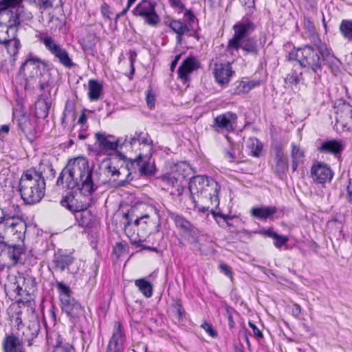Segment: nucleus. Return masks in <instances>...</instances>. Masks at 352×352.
<instances>
[{"label": "nucleus", "instance_id": "nucleus-1", "mask_svg": "<svg viewBox=\"0 0 352 352\" xmlns=\"http://www.w3.org/2000/svg\"><path fill=\"white\" fill-rule=\"evenodd\" d=\"M56 185L63 188H77L84 198L91 197L98 188L94 181L93 168L89 167L88 160L82 156L68 161L57 179Z\"/></svg>", "mask_w": 352, "mask_h": 352}, {"label": "nucleus", "instance_id": "nucleus-2", "mask_svg": "<svg viewBox=\"0 0 352 352\" xmlns=\"http://www.w3.org/2000/svg\"><path fill=\"white\" fill-rule=\"evenodd\" d=\"M327 51L328 55L332 56V58L326 59L314 44L305 45L298 48L294 47L289 53L288 59L297 60L302 67L311 70L316 74L321 72L323 64L327 65L333 72H336L338 69V61L328 47Z\"/></svg>", "mask_w": 352, "mask_h": 352}, {"label": "nucleus", "instance_id": "nucleus-3", "mask_svg": "<svg viewBox=\"0 0 352 352\" xmlns=\"http://www.w3.org/2000/svg\"><path fill=\"white\" fill-rule=\"evenodd\" d=\"M23 0H1L0 16L8 18L7 23H0V45L14 38L17 35L18 28L21 22L32 18L22 4Z\"/></svg>", "mask_w": 352, "mask_h": 352}, {"label": "nucleus", "instance_id": "nucleus-4", "mask_svg": "<svg viewBox=\"0 0 352 352\" xmlns=\"http://www.w3.org/2000/svg\"><path fill=\"white\" fill-rule=\"evenodd\" d=\"M234 34L229 39L226 51L233 54V51L241 50L244 55L257 56L260 47L255 37H248V34L255 29L254 23L248 18H243L233 25Z\"/></svg>", "mask_w": 352, "mask_h": 352}, {"label": "nucleus", "instance_id": "nucleus-5", "mask_svg": "<svg viewBox=\"0 0 352 352\" xmlns=\"http://www.w3.org/2000/svg\"><path fill=\"white\" fill-rule=\"evenodd\" d=\"M19 190L21 199L25 204H37L45 195V178L25 171L19 180Z\"/></svg>", "mask_w": 352, "mask_h": 352}, {"label": "nucleus", "instance_id": "nucleus-6", "mask_svg": "<svg viewBox=\"0 0 352 352\" xmlns=\"http://www.w3.org/2000/svg\"><path fill=\"white\" fill-rule=\"evenodd\" d=\"M156 6L154 0H142L132 10V14L143 20L146 25L155 28L160 22V17L155 9Z\"/></svg>", "mask_w": 352, "mask_h": 352}, {"label": "nucleus", "instance_id": "nucleus-7", "mask_svg": "<svg viewBox=\"0 0 352 352\" xmlns=\"http://www.w3.org/2000/svg\"><path fill=\"white\" fill-rule=\"evenodd\" d=\"M39 41L45 45L50 53L56 58L60 64L66 68H72L76 64L73 63L68 52L51 36H41Z\"/></svg>", "mask_w": 352, "mask_h": 352}, {"label": "nucleus", "instance_id": "nucleus-8", "mask_svg": "<svg viewBox=\"0 0 352 352\" xmlns=\"http://www.w3.org/2000/svg\"><path fill=\"white\" fill-rule=\"evenodd\" d=\"M95 138L96 145L104 154L109 155L117 151L118 148H124L122 145V138H116L105 132H98L95 133Z\"/></svg>", "mask_w": 352, "mask_h": 352}, {"label": "nucleus", "instance_id": "nucleus-9", "mask_svg": "<svg viewBox=\"0 0 352 352\" xmlns=\"http://www.w3.org/2000/svg\"><path fill=\"white\" fill-rule=\"evenodd\" d=\"M25 70L30 72V78L42 76L45 72H48L49 64L38 57L30 55L19 69L20 73H24L25 75Z\"/></svg>", "mask_w": 352, "mask_h": 352}, {"label": "nucleus", "instance_id": "nucleus-10", "mask_svg": "<svg viewBox=\"0 0 352 352\" xmlns=\"http://www.w3.org/2000/svg\"><path fill=\"white\" fill-rule=\"evenodd\" d=\"M237 120L236 113L227 111L217 116L211 124V128L217 133H230L234 131V124Z\"/></svg>", "mask_w": 352, "mask_h": 352}, {"label": "nucleus", "instance_id": "nucleus-11", "mask_svg": "<svg viewBox=\"0 0 352 352\" xmlns=\"http://www.w3.org/2000/svg\"><path fill=\"white\" fill-rule=\"evenodd\" d=\"M60 302L63 311L67 314L73 324L78 323L85 317L83 307L74 298H64Z\"/></svg>", "mask_w": 352, "mask_h": 352}, {"label": "nucleus", "instance_id": "nucleus-12", "mask_svg": "<svg viewBox=\"0 0 352 352\" xmlns=\"http://www.w3.org/2000/svg\"><path fill=\"white\" fill-rule=\"evenodd\" d=\"M221 186L214 179L210 177L207 182L199 199L200 202H204V200H208L212 206L218 208L219 205V194Z\"/></svg>", "mask_w": 352, "mask_h": 352}, {"label": "nucleus", "instance_id": "nucleus-13", "mask_svg": "<svg viewBox=\"0 0 352 352\" xmlns=\"http://www.w3.org/2000/svg\"><path fill=\"white\" fill-rule=\"evenodd\" d=\"M304 28L309 32V38L315 47H318L321 53L323 54L326 59L332 58V56L328 55L327 46L322 42L319 35L316 33V28L311 18L307 16H304L303 18Z\"/></svg>", "mask_w": 352, "mask_h": 352}, {"label": "nucleus", "instance_id": "nucleus-14", "mask_svg": "<svg viewBox=\"0 0 352 352\" xmlns=\"http://www.w3.org/2000/svg\"><path fill=\"white\" fill-rule=\"evenodd\" d=\"M41 329L40 322L38 320H30L28 326L22 325L19 331L14 333V336H19L22 342H28V346L32 344V340L37 337Z\"/></svg>", "mask_w": 352, "mask_h": 352}, {"label": "nucleus", "instance_id": "nucleus-15", "mask_svg": "<svg viewBox=\"0 0 352 352\" xmlns=\"http://www.w3.org/2000/svg\"><path fill=\"white\" fill-rule=\"evenodd\" d=\"M333 176V173L331 168L323 162H318L311 166V177L315 183L330 182Z\"/></svg>", "mask_w": 352, "mask_h": 352}, {"label": "nucleus", "instance_id": "nucleus-16", "mask_svg": "<svg viewBox=\"0 0 352 352\" xmlns=\"http://www.w3.org/2000/svg\"><path fill=\"white\" fill-rule=\"evenodd\" d=\"M122 145L124 147H129L133 150L137 145L148 146L152 148L153 140L147 132L136 131L134 134L130 136L126 135L124 138H122Z\"/></svg>", "mask_w": 352, "mask_h": 352}, {"label": "nucleus", "instance_id": "nucleus-17", "mask_svg": "<svg viewBox=\"0 0 352 352\" xmlns=\"http://www.w3.org/2000/svg\"><path fill=\"white\" fill-rule=\"evenodd\" d=\"M272 151L274 155V173L280 177L288 169L287 159L284 153L283 146L280 143L273 145Z\"/></svg>", "mask_w": 352, "mask_h": 352}, {"label": "nucleus", "instance_id": "nucleus-18", "mask_svg": "<svg viewBox=\"0 0 352 352\" xmlns=\"http://www.w3.org/2000/svg\"><path fill=\"white\" fill-rule=\"evenodd\" d=\"M166 24L171 29V30L177 34L176 40L177 43L180 44L182 43V36L187 35L190 37H194L199 40V36L197 31H190L189 28L181 20H171L168 23L166 22Z\"/></svg>", "mask_w": 352, "mask_h": 352}, {"label": "nucleus", "instance_id": "nucleus-19", "mask_svg": "<svg viewBox=\"0 0 352 352\" xmlns=\"http://www.w3.org/2000/svg\"><path fill=\"white\" fill-rule=\"evenodd\" d=\"M118 156L121 160L126 161L124 166L126 172V178L120 180L118 183L119 186H124L126 184L133 179L131 175L133 173H136L137 171H138V167L140 166V164L138 165L137 164L138 162L139 164L141 163L142 154L140 153L135 159L133 160L127 158L124 154L121 153H119Z\"/></svg>", "mask_w": 352, "mask_h": 352}, {"label": "nucleus", "instance_id": "nucleus-20", "mask_svg": "<svg viewBox=\"0 0 352 352\" xmlns=\"http://www.w3.org/2000/svg\"><path fill=\"white\" fill-rule=\"evenodd\" d=\"M233 74L234 71L232 69L230 63H214V76L216 81L221 86L228 85Z\"/></svg>", "mask_w": 352, "mask_h": 352}, {"label": "nucleus", "instance_id": "nucleus-21", "mask_svg": "<svg viewBox=\"0 0 352 352\" xmlns=\"http://www.w3.org/2000/svg\"><path fill=\"white\" fill-rule=\"evenodd\" d=\"M5 226L7 231L16 236L17 239L23 240L25 238L26 223L21 218L12 216L6 221Z\"/></svg>", "mask_w": 352, "mask_h": 352}, {"label": "nucleus", "instance_id": "nucleus-22", "mask_svg": "<svg viewBox=\"0 0 352 352\" xmlns=\"http://www.w3.org/2000/svg\"><path fill=\"white\" fill-rule=\"evenodd\" d=\"M209 178L210 177L208 176L201 175L191 177L188 184V188L190 193V198L192 202H195V195H197L199 199Z\"/></svg>", "mask_w": 352, "mask_h": 352}, {"label": "nucleus", "instance_id": "nucleus-23", "mask_svg": "<svg viewBox=\"0 0 352 352\" xmlns=\"http://www.w3.org/2000/svg\"><path fill=\"white\" fill-rule=\"evenodd\" d=\"M3 352H25L23 342L19 336H14V333L6 335L2 342Z\"/></svg>", "mask_w": 352, "mask_h": 352}, {"label": "nucleus", "instance_id": "nucleus-24", "mask_svg": "<svg viewBox=\"0 0 352 352\" xmlns=\"http://www.w3.org/2000/svg\"><path fill=\"white\" fill-rule=\"evenodd\" d=\"M199 67V63L194 56L186 58L177 70L178 77L184 82L190 80L189 74Z\"/></svg>", "mask_w": 352, "mask_h": 352}, {"label": "nucleus", "instance_id": "nucleus-25", "mask_svg": "<svg viewBox=\"0 0 352 352\" xmlns=\"http://www.w3.org/2000/svg\"><path fill=\"white\" fill-rule=\"evenodd\" d=\"M88 199V201H87L79 200L73 196H66L63 198L60 201V204L63 207L66 208L72 213L75 214L85 209H88L90 206V199L89 198Z\"/></svg>", "mask_w": 352, "mask_h": 352}, {"label": "nucleus", "instance_id": "nucleus-26", "mask_svg": "<svg viewBox=\"0 0 352 352\" xmlns=\"http://www.w3.org/2000/svg\"><path fill=\"white\" fill-rule=\"evenodd\" d=\"M74 261V257L71 254L58 251L54 254L52 259L53 267L55 270L63 272L65 270H69V266Z\"/></svg>", "mask_w": 352, "mask_h": 352}, {"label": "nucleus", "instance_id": "nucleus-27", "mask_svg": "<svg viewBox=\"0 0 352 352\" xmlns=\"http://www.w3.org/2000/svg\"><path fill=\"white\" fill-rule=\"evenodd\" d=\"M23 248L20 245L10 244L9 243H0V256L3 254L14 262H18L23 254Z\"/></svg>", "mask_w": 352, "mask_h": 352}, {"label": "nucleus", "instance_id": "nucleus-28", "mask_svg": "<svg viewBox=\"0 0 352 352\" xmlns=\"http://www.w3.org/2000/svg\"><path fill=\"white\" fill-rule=\"evenodd\" d=\"M125 341V335L123 332L122 324L116 321L114 322L111 337L109 343L124 350V343Z\"/></svg>", "mask_w": 352, "mask_h": 352}, {"label": "nucleus", "instance_id": "nucleus-29", "mask_svg": "<svg viewBox=\"0 0 352 352\" xmlns=\"http://www.w3.org/2000/svg\"><path fill=\"white\" fill-rule=\"evenodd\" d=\"M343 148L341 141L331 140L324 141L319 147L318 150L320 153H331L337 155L342 151Z\"/></svg>", "mask_w": 352, "mask_h": 352}, {"label": "nucleus", "instance_id": "nucleus-30", "mask_svg": "<svg viewBox=\"0 0 352 352\" xmlns=\"http://www.w3.org/2000/svg\"><path fill=\"white\" fill-rule=\"evenodd\" d=\"M291 166L292 171L295 172L299 164L303 162L305 151L294 142L291 144Z\"/></svg>", "mask_w": 352, "mask_h": 352}, {"label": "nucleus", "instance_id": "nucleus-31", "mask_svg": "<svg viewBox=\"0 0 352 352\" xmlns=\"http://www.w3.org/2000/svg\"><path fill=\"white\" fill-rule=\"evenodd\" d=\"M50 106L47 97L42 96L35 103L36 116L38 118H45L48 116Z\"/></svg>", "mask_w": 352, "mask_h": 352}, {"label": "nucleus", "instance_id": "nucleus-32", "mask_svg": "<svg viewBox=\"0 0 352 352\" xmlns=\"http://www.w3.org/2000/svg\"><path fill=\"white\" fill-rule=\"evenodd\" d=\"M276 211L277 209L275 206H262L252 208L251 212L254 217L263 220L270 217Z\"/></svg>", "mask_w": 352, "mask_h": 352}, {"label": "nucleus", "instance_id": "nucleus-33", "mask_svg": "<svg viewBox=\"0 0 352 352\" xmlns=\"http://www.w3.org/2000/svg\"><path fill=\"white\" fill-rule=\"evenodd\" d=\"M75 104L73 101L67 100L65 102V109L61 118L62 124H67L70 120L74 122L76 119V113L75 111Z\"/></svg>", "mask_w": 352, "mask_h": 352}, {"label": "nucleus", "instance_id": "nucleus-34", "mask_svg": "<svg viewBox=\"0 0 352 352\" xmlns=\"http://www.w3.org/2000/svg\"><path fill=\"white\" fill-rule=\"evenodd\" d=\"M89 85V98L91 101L99 100L102 91V85L97 80L91 79L88 82Z\"/></svg>", "mask_w": 352, "mask_h": 352}, {"label": "nucleus", "instance_id": "nucleus-35", "mask_svg": "<svg viewBox=\"0 0 352 352\" xmlns=\"http://www.w3.org/2000/svg\"><path fill=\"white\" fill-rule=\"evenodd\" d=\"M186 175L184 173L179 174L177 177L175 174H170L164 175L162 177V180L167 184L171 186L173 188H177L178 195H182L180 187L182 186V180L185 178Z\"/></svg>", "mask_w": 352, "mask_h": 352}, {"label": "nucleus", "instance_id": "nucleus-36", "mask_svg": "<svg viewBox=\"0 0 352 352\" xmlns=\"http://www.w3.org/2000/svg\"><path fill=\"white\" fill-rule=\"evenodd\" d=\"M167 213L168 217L174 221L176 226L181 228L184 232L186 230H189L190 226L192 224L190 221L186 220L184 217L168 210Z\"/></svg>", "mask_w": 352, "mask_h": 352}, {"label": "nucleus", "instance_id": "nucleus-37", "mask_svg": "<svg viewBox=\"0 0 352 352\" xmlns=\"http://www.w3.org/2000/svg\"><path fill=\"white\" fill-rule=\"evenodd\" d=\"M74 215L80 227L86 228L89 226L92 223V214L87 209L75 213Z\"/></svg>", "mask_w": 352, "mask_h": 352}, {"label": "nucleus", "instance_id": "nucleus-38", "mask_svg": "<svg viewBox=\"0 0 352 352\" xmlns=\"http://www.w3.org/2000/svg\"><path fill=\"white\" fill-rule=\"evenodd\" d=\"M339 30L342 37L349 42L352 43V20L344 19L339 25Z\"/></svg>", "mask_w": 352, "mask_h": 352}, {"label": "nucleus", "instance_id": "nucleus-39", "mask_svg": "<svg viewBox=\"0 0 352 352\" xmlns=\"http://www.w3.org/2000/svg\"><path fill=\"white\" fill-rule=\"evenodd\" d=\"M17 125L19 128V129L24 133L25 135H28V134H31L34 126L32 124V121L31 119L25 116H21L18 120H17Z\"/></svg>", "mask_w": 352, "mask_h": 352}, {"label": "nucleus", "instance_id": "nucleus-40", "mask_svg": "<svg viewBox=\"0 0 352 352\" xmlns=\"http://www.w3.org/2000/svg\"><path fill=\"white\" fill-rule=\"evenodd\" d=\"M2 45L6 49L8 54L13 57L16 56L21 47V43L16 35H14V38H9L8 42H5Z\"/></svg>", "mask_w": 352, "mask_h": 352}, {"label": "nucleus", "instance_id": "nucleus-41", "mask_svg": "<svg viewBox=\"0 0 352 352\" xmlns=\"http://www.w3.org/2000/svg\"><path fill=\"white\" fill-rule=\"evenodd\" d=\"M135 285L146 298H150L153 295V285L144 278L138 279Z\"/></svg>", "mask_w": 352, "mask_h": 352}, {"label": "nucleus", "instance_id": "nucleus-42", "mask_svg": "<svg viewBox=\"0 0 352 352\" xmlns=\"http://www.w3.org/2000/svg\"><path fill=\"white\" fill-rule=\"evenodd\" d=\"M192 203L194 204V207L196 208L199 212L205 213L210 210L214 217H217L218 213H216L214 210L217 208H214V206H212L208 200H204V202H200V200L197 201L195 199V202Z\"/></svg>", "mask_w": 352, "mask_h": 352}, {"label": "nucleus", "instance_id": "nucleus-43", "mask_svg": "<svg viewBox=\"0 0 352 352\" xmlns=\"http://www.w3.org/2000/svg\"><path fill=\"white\" fill-rule=\"evenodd\" d=\"M50 166V162L46 160H43L40 162L38 168H30L26 170V172L29 173L30 174L33 175L34 173L36 175L44 177V174H45L47 172V168Z\"/></svg>", "mask_w": 352, "mask_h": 352}, {"label": "nucleus", "instance_id": "nucleus-44", "mask_svg": "<svg viewBox=\"0 0 352 352\" xmlns=\"http://www.w3.org/2000/svg\"><path fill=\"white\" fill-rule=\"evenodd\" d=\"M137 164H140V166L138 167V173L140 176H146L153 174L148 162V158L146 155L143 156L142 155L141 163L139 164L138 162Z\"/></svg>", "mask_w": 352, "mask_h": 352}, {"label": "nucleus", "instance_id": "nucleus-45", "mask_svg": "<svg viewBox=\"0 0 352 352\" xmlns=\"http://www.w3.org/2000/svg\"><path fill=\"white\" fill-rule=\"evenodd\" d=\"M56 287L60 294V300L63 302L64 298L69 299L72 296V291L69 286L66 285L65 283L59 281H56Z\"/></svg>", "mask_w": 352, "mask_h": 352}, {"label": "nucleus", "instance_id": "nucleus-46", "mask_svg": "<svg viewBox=\"0 0 352 352\" xmlns=\"http://www.w3.org/2000/svg\"><path fill=\"white\" fill-rule=\"evenodd\" d=\"M302 78V73L292 70L285 78L287 84L297 85Z\"/></svg>", "mask_w": 352, "mask_h": 352}, {"label": "nucleus", "instance_id": "nucleus-47", "mask_svg": "<svg viewBox=\"0 0 352 352\" xmlns=\"http://www.w3.org/2000/svg\"><path fill=\"white\" fill-rule=\"evenodd\" d=\"M184 19L186 25L189 28V30L191 31H197L195 28V24L197 21V19L192 11L186 10L184 14Z\"/></svg>", "mask_w": 352, "mask_h": 352}, {"label": "nucleus", "instance_id": "nucleus-48", "mask_svg": "<svg viewBox=\"0 0 352 352\" xmlns=\"http://www.w3.org/2000/svg\"><path fill=\"white\" fill-rule=\"evenodd\" d=\"M341 196L344 197L349 203L352 204V179H348L344 189L342 190Z\"/></svg>", "mask_w": 352, "mask_h": 352}, {"label": "nucleus", "instance_id": "nucleus-49", "mask_svg": "<svg viewBox=\"0 0 352 352\" xmlns=\"http://www.w3.org/2000/svg\"><path fill=\"white\" fill-rule=\"evenodd\" d=\"M107 173L111 175L112 177H116L115 179H118L120 175H124L126 177V172L124 166H121L120 168H117L115 166H113L111 164L107 166L106 167Z\"/></svg>", "mask_w": 352, "mask_h": 352}, {"label": "nucleus", "instance_id": "nucleus-50", "mask_svg": "<svg viewBox=\"0 0 352 352\" xmlns=\"http://www.w3.org/2000/svg\"><path fill=\"white\" fill-rule=\"evenodd\" d=\"M127 248V245L126 243H123L122 242H118L115 244L113 247V252L115 254L120 257L124 252H126Z\"/></svg>", "mask_w": 352, "mask_h": 352}, {"label": "nucleus", "instance_id": "nucleus-51", "mask_svg": "<svg viewBox=\"0 0 352 352\" xmlns=\"http://www.w3.org/2000/svg\"><path fill=\"white\" fill-rule=\"evenodd\" d=\"M184 233L192 239V241H196L198 236V229L192 224L189 227V230H186Z\"/></svg>", "mask_w": 352, "mask_h": 352}, {"label": "nucleus", "instance_id": "nucleus-52", "mask_svg": "<svg viewBox=\"0 0 352 352\" xmlns=\"http://www.w3.org/2000/svg\"><path fill=\"white\" fill-rule=\"evenodd\" d=\"M142 241H144V240H141V239H139V240L134 239V240H133V239H131V243L133 245H135L136 247H140V248H142L144 250H150V251H152V252H158V250H157V248L142 245Z\"/></svg>", "mask_w": 352, "mask_h": 352}, {"label": "nucleus", "instance_id": "nucleus-53", "mask_svg": "<svg viewBox=\"0 0 352 352\" xmlns=\"http://www.w3.org/2000/svg\"><path fill=\"white\" fill-rule=\"evenodd\" d=\"M275 240L274 245L276 248H280L288 241V237L282 236L277 234V237L274 239Z\"/></svg>", "mask_w": 352, "mask_h": 352}, {"label": "nucleus", "instance_id": "nucleus-54", "mask_svg": "<svg viewBox=\"0 0 352 352\" xmlns=\"http://www.w3.org/2000/svg\"><path fill=\"white\" fill-rule=\"evenodd\" d=\"M340 109L345 113V116L352 119V106L346 102H344Z\"/></svg>", "mask_w": 352, "mask_h": 352}, {"label": "nucleus", "instance_id": "nucleus-55", "mask_svg": "<svg viewBox=\"0 0 352 352\" xmlns=\"http://www.w3.org/2000/svg\"><path fill=\"white\" fill-rule=\"evenodd\" d=\"M201 327L204 329L211 337L215 338L217 336V333L216 331L213 329L212 326L206 322H204L201 325Z\"/></svg>", "mask_w": 352, "mask_h": 352}, {"label": "nucleus", "instance_id": "nucleus-56", "mask_svg": "<svg viewBox=\"0 0 352 352\" xmlns=\"http://www.w3.org/2000/svg\"><path fill=\"white\" fill-rule=\"evenodd\" d=\"M256 141V145H255V147H254V142H252V155L254 156V157H258L259 156V154L261 151V149H262V144L261 142H259L258 141V140H255Z\"/></svg>", "mask_w": 352, "mask_h": 352}, {"label": "nucleus", "instance_id": "nucleus-57", "mask_svg": "<svg viewBox=\"0 0 352 352\" xmlns=\"http://www.w3.org/2000/svg\"><path fill=\"white\" fill-rule=\"evenodd\" d=\"M101 13L102 15L108 19H111V14H112L109 6L106 3H104L101 6Z\"/></svg>", "mask_w": 352, "mask_h": 352}, {"label": "nucleus", "instance_id": "nucleus-58", "mask_svg": "<svg viewBox=\"0 0 352 352\" xmlns=\"http://www.w3.org/2000/svg\"><path fill=\"white\" fill-rule=\"evenodd\" d=\"M219 268L221 272L224 273L228 277L232 278V273L231 268L228 265L221 263L219 265Z\"/></svg>", "mask_w": 352, "mask_h": 352}, {"label": "nucleus", "instance_id": "nucleus-59", "mask_svg": "<svg viewBox=\"0 0 352 352\" xmlns=\"http://www.w3.org/2000/svg\"><path fill=\"white\" fill-rule=\"evenodd\" d=\"M40 9L47 10L53 6L52 0H38Z\"/></svg>", "mask_w": 352, "mask_h": 352}, {"label": "nucleus", "instance_id": "nucleus-60", "mask_svg": "<svg viewBox=\"0 0 352 352\" xmlns=\"http://www.w3.org/2000/svg\"><path fill=\"white\" fill-rule=\"evenodd\" d=\"M248 325L252 329L254 335L258 338H263V336L262 332L258 329V327L251 321L248 322Z\"/></svg>", "mask_w": 352, "mask_h": 352}, {"label": "nucleus", "instance_id": "nucleus-61", "mask_svg": "<svg viewBox=\"0 0 352 352\" xmlns=\"http://www.w3.org/2000/svg\"><path fill=\"white\" fill-rule=\"evenodd\" d=\"M146 102L147 105L150 109H152L155 106V96L151 94L150 91L146 92Z\"/></svg>", "mask_w": 352, "mask_h": 352}, {"label": "nucleus", "instance_id": "nucleus-62", "mask_svg": "<svg viewBox=\"0 0 352 352\" xmlns=\"http://www.w3.org/2000/svg\"><path fill=\"white\" fill-rule=\"evenodd\" d=\"M56 347L60 349V352H72V351H74L73 346L68 343L63 345H61L60 343H58Z\"/></svg>", "mask_w": 352, "mask_h": 352}, {"label": "nucleus", "instance_id": "nucleus-63", "mask_svg": "<svg viewBox=\"0 0 352 352\" xmlns=\"http://www.w3.org/2000/svg\"><path fill=\"white\" fill-rule=\"evenodd\" d=\"M87 120V117L85 113V109H83L77 122V124H81L82 130H85L84 125L86 123Z\"/></svg>", "mask_w": 352, "mask_h": 352}, {"label": "nucleus", "instance_id": "nucleus-64", "mask_svg": "<svg viewBox=\"0 0 352 352\" xmlns=\"http://www.w3.org/2000/svg\"><path fill=\"white\" fill-rule=\"evenodd\" d=\"M149 218H150V217H149V215L148 214H146L144 215L138 217L134 221V224L135 226H139L141 223V222H142L143 223L146 224L147 223L146 219H148Z\"/></svg>", "mask_w": 352, "mask_h": 352}]
</instances>
